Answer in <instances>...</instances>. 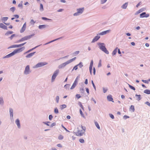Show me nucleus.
Returning a JSON list of instances; mask_svg holds the SVG:
<instances>
[{"instance_id":"nucleus-19","label":"nucleus","mask_w":150,"mask_h":150,"mask_svg":"<svg viewBox=\"0 0 150 150\" xmlns=\"http://www.w3.org/2000/svg\"><path fill=\"white\" fill-rule=\"evenodd\" d=\"M129 110L132 112H134V106L131 105L129 108Z\"/></svg>"},{"instance_id":"nucleus-42","label":"nucleus","mask_w":150,"mask_h":150,"mask_svg":"<svg viewBox=\"0 0 150 150\" xmlns=\"http://www.w3.org/2000/svg\"><path fill=\"white\" fill-rule=\"evenodd\" d=\"M56 77L55 76H54V75H53L52 76V81H54V80Z\"/></svg>"},{"instance_id":"nucleus-47","label":"nucleus","mask_w":150,"mask_h":150,"mask_svg":"<svg viewBox=\"0 0 150 150\" xmlns=\"http://www.w3.org/2000/svg\"><path fill=\"white\" fill-rule=\"evenodd\" d=\"M42 19L44 20H51L50 19H49L47 18H46L44 17H42Z\"/></svg>"},{"instance_id":"nucleus-16","label":"nucleus","mask_w":150,"mask_h":150,"mask_svg":"<svg viewBox=\"0 0 150 150\" xmlns=\"http://www.w3.org/2000/svg\"><path fill=\"white\" fill-rule=\"evenodd\" d=\"M100 38L99 36H96L93 40L92 42H94L98 40Z\"/></svg>"},{"instance_id":"nucleus-27","label":"nucleus","mask_w":150,"mask_h":150,"mask_svg":"<svg viewBox=\"0 0 150 150\" xmlns=\"http://www.w3.org/2000/svg\"><path fill=\"white\" fill-rule=\"evenodd\" d=\"M142 81L144 83H148L150 81V79H149L148 80H142Z\"/></svg>"},{"instance_id":"nucleus-57","label":"nucleus","mask_w":150,"mask_h":150,"mask_svg":"<svg viewBox=\"0 0 150 150\" xmlns=\"http://www.w3.org/2000/svg\"><path fill=\"white\" fill-rule=\"evenodd\" d=\"M8 19L7 17H5L3 18V20L4 21H6Z\"/></svg>"},{"instance_id":"nucleus-7","label":"nucleus","mask_w":150,"mask_h":150,"mask_svg":"<svg viewBox=\"0 0 150 150\" xmlns=\"http://www.w3.org/2000/svg\"><path fill=\"white\" fill-rule=\"evenodd\" d=\"M47 64V63L46 62H40L39 63L35 65V67L38 68L42 66H43L44 65H46Z\"/></svg>"},{"instance_id":"nucleus-39","label":"nucleus","mask_w":150,"mask_h":150,"mask_svg":"<svg viewBox=\"0 0 150 150\" xmlns=\"http://www.w3.org/2000/svg\"><path fill=\"white\" fill-rule=\"evenodd\" d=\"M26 42H25V43H22V44H19V45H17V47H21V46H23V45H24Z\"/></svg>"},{"instance_id":"nucleus-58","label":"nucleus","mask_w":150,"mask_h":150,"mask_svg":"<svg viewBox=\"0 0 150 150\" xmlns=\"http://www.w3.org/2000/svg\"><path fill=\"white\" fill-rule=\"evenodd\" d=\"M107 0H101V3L102 4H104L105 3Z\"/></svg>"},{"instance_id":"nucleus-61","label":"nucleus","mask_w":150,"mask_h":150,"mask_svg":"<svg viewBox=\"0 0 150 150\" xmlns=\"http://www.w3.org/2000/svg\"><path fill=\"white\" fill-rule=\"evenodd\" d=\"M123 117H124V119H126L129 118V117L128 116H126V115H125V116H124Z\"/></svg>"},{"instance_id":"nucleus-22","label":"nucleus","mask_w":150,"mask_h":150,"mask_svg":"<svg viewBox=\"0 0 150 150\" xmlns=\"http://www.w3.org/2000/svg\"><path fill=\"white\" fill-rule=\"evenodd\" d=\"M128 5V3H126L124 4L122 6V7L123 9H125L126 8Z\"/></svg>"},{"instance_id":"nucleus-46","label":"nucleus","mask_w":150,"mask_h":150,"mask_svg":"<svg viewBox=\"0 0 150 150\" xmlns=\"http://www.w3.org/2000/svg\"><path fill=\"white\" fill-rule=\"evenodd\" d=\"M56 100L57 102L58 103L59 100V96H57L56 97Z\"/></svg>"},{"instance_id":"nucleus-54","label":"nucleus","mask_w":150,"mask_h":150,"mask_svg":"<svg viewBox=\"0 0 150 150\" xmlns=\"http://www.w3.org/2000/svg\"><path fill=\"white\" fill-rule=\"evenodd\" d=\"M15 36V34L12 35L10 37V39L12 40L13 38Z\"/></svg>"},{"instance_id":"nucleus-30","label":"nucleus","mask_w":150,"mask_h":150,"mask_svg":"<svg viewBox=\"0 0 150 150\" xmlns=\"http://www.w3.org/2000/svg\"><path fill=\"white\" fill-rule=\"evenodd\" d=\"M64 138V136L62 135H59L58 137V139L59 140H62Z\"/></svg>"},{"instance_id":"nucleus-11","label":"nucleus","mask_w":150,"mask_h":150,"mask_svg":"<svg viewBox=\"0 0 150 150\" xmlns=\"http://www.w3.org/2000/svg\"><path fill=\"white\" fill-rule=\"evenodd\" d=\"M26 23L25 22L23 24V27H22V28L20 30V32L21 33H22L25 30L26 28Z\"/></svg>"},{"instance_id":"nucleus-51","label":"nucleus","mask_w":150,"mask_h":150,"mask_svg":"<svg viewBox=\"0 0 150 150\" xmlns=\"http://www.w3.org/2000/svg\"><path fill=\"white\" fill-rule=\"evenodd\" d=\"M79 111H80V114H81V115L82 116H83V113L82 112V110H81V109H80Z\"/></svg>"},{"instance_id":"nucleus-6","label":"nucleus","mask_w":150,"mask_h":150,"mask_svg":"<svg viewBox=\"0 0 150 150\" xmlns=\"http://www.w3.org/2000/svg\"><path fill=\"white\" fill-rule=\"evenodd\" d=\"M79 78L78 76H77L76 79L75 80L74 83H73L72 86H71V89H72L74 88L75 86H76L77 83L78 82V79Z\"/></svg>"},{"instance_id":"nucleus-1","label":"nucleus","mask_w":150,"mask_h":150,"mask_svg":"<svg viewBox=\"0 0 150 150\" xmlns=\"http://www.w3.org/2000/svg\"><path fill=\"white\" fill-rule=\"evenodd\" d=\"M86 127L82 125L79 126L78 127V130L75 132V134L78 136H82L86 130Z\"/></svg>"},{"instance_id":"nucleus-34","label":"nucleus","mask_w":150,"mask_h":150,"mask_svg":"<svg viewBox=\"0 0 150 150\" xmlns=\"http://www.w3.org/2000/svg\"><path fill=\"white\" fill-rule=\"evenodd\" d=\"M0 103L3 104L4 103V100L2 97L0 98Z\"/></svg>"},{"instance_id":"nucleus-5","label":"nucleus","mask_w":150,"mask_h":150,"mask_svg":"<svg viewBox=\"0 0 150 150\" xmlns=\"http://www.w3.org/2000/svg\"><path fill=\"white\" fill-rule=\"evenodd\" d=\"M32 36H33V35H30L29 36H26L23 38H22L20 40H19L18 41V42H22L23 41L29 39Z\"/></svg>"},{"instance_id":"nucleus-49","label":"nucleus","mask_w":150,"mask_h":150,"mask_svg":"<svg viewBox=\"0 0 150 150\" xmlns=\"http://www.w3.org/2000/svg\"><path fill=\"white\" fill-rule=\"evenodd\" d=\"M52 118H53V116L51 115H49V119L50 120H51L52 119Z\"/></svg>"},{"instance_id":"nucleus-44","label":"nucleus","mask_w":150,"mask_h":150,"mask_svg":"<svg viewBox=\"0 0 150 150\" xmlns=\"http://www.w3.org/2000/svg\"><path fill=\"white\" fill-rule=\"evenodd\" d=\"M61 108L62 109L66 107V105L65 104L62 105H61Z\"/></svg>"},{"instance_id":"nucleus-24","label":"nucleus","mask_w":150,"mask_h":150,"mask_svg":"<svg viewBox=\"0 0 150 150\" xmlns=\"http://www.w3.org/2000/svg\"><path fill=\"white\" fill-rule=\"evenodd\" d=\"M144 93H145L150 94V90L148 89H146L144 91Z\"/></svg>"},{"instance_id":"nucleus-40","label":"nucleus","mask_w":150,"mask_h":150,"mask_svg":"<svg viewBox=\"0 0 150 150\" xmlns=\"http://www.w3.org/2000/svg\"><path fill=\"white\" fill-rule=\"evenodd\" d=\"M101 63H102L101 60L100 59L99 61V63L98 64V67H100L101 66Z\"/></svg>"},{"instance_id":"nucleus-52","label":"nucleus","mask_w":150,"mask_h":150,"mask_svg":"<svg viewBox=\"0 0 150 150\" xmlns=\"http://www.w3.org/2000/svg\"><path fill=\"white\" fill-rule=\"evenodd\" d=\"M77 65H78V66H79L80 68H81L83 66L82 64V63L81 62H80Z\"/></svg>"},{"instance_id":"nucleus-9","label":"nucleus","mask_w":150,"mask_h":150,"mask_svg":"<svg viewBox=\"0 0 150 150\" xmlns=\"http://www.w3.org/2000/svg\"><path fill=\"white\" fill-rule=\"evenodd\" d=\"M30 72V67L29 65H27L25 67L24 71V74H27Z\"/></svg>"},{"instance_id":"nucleus-55","label":"nucleus","mask_w":150,"mask_h":150,"mask_svg":"<svg viewBox=\"0 0 150 150\" xmlns=\"http://www.w3.org/2000/svg\"><path fill=\"white\" fill-rule=\"evenodd\" d=\"M93 73L94 75H95V72H96V69L95 67H94L93 69Z\"/></svg>"},{"instance_id":"nucleus-45","label":"nucleus","mask_w":150,"mask_h":150,"mask_svg":"<svg viewBox=\"0 0 150 150\" xmlns=\"http://www.w3.org/2000/svg\"><path fill=\"white\" fill-rule=\"evenodd\" d=\"M79 142L81 143H83L84 142V140L83 139H79Z\"/></svg>"},{"instance_id":"nucleus-33","label":"nucleus","mask_w":150,"mask_h":150,"mask_svg":"<svg viewBox=\"0 0 150 150\" xmlns=\"http://www.w3.org/2000/svg\"><path fill=\"white\" fill-rule=\"evenodd\" d=\"M78 104L82 109H83V106L81 104V103L80 102H79L78 103Z\"/></svg>"},{"instance_id":"nucleus-13","label":"nucleus","mask_w":150,"mask_h":150,"mask_svg":"<svg viewBox=\"0 0 150 150\" xmlns=\"http://www.w3.org/2000/svg\"><path fill=\"white\" fill-rule=\"evenodd\" d=\"M110 31V30H108L106 31H103L100 33L99 34V35H105L107 33H109Z\"/></svg>"},{"instance_id":"nucleus-36","label":"nucleus","mask_w":150,"mask_h":150,"mask_svg":"<svg viewBox=\"0 0 150 150\" xmlns=\"http://www.w3.org/2000/svg\"><path fill=\"white\" fill-rule=\"evenodd\" d=\"M95 124L96 126L97 127L98 129H100V126H99V125L98 124L97 122H95Z\"/></svg>"},{"instance_id":"nucleus-2","label":"nucleus","mask_w":150,"mask_h":150,"mask_svg":"<svg viewBox=\"0 0 150 150\" xmlns=\"http://www.w3.org/2000/svg\"><path fill=\"white\" fill-rule=\"evenodd\" d=\"M24 47H23L17 49L15 50L13 52L6 55L4 57V58H8L11 57L17 53H19L22 52L23 50V49H24Z\"/></svg>"},{"instance_id":"nucleus-32","label":"nucleus","mask_w":150,"mask_h":150,"mask_svg":"<svg viewBox=\"0 0 150 150\" xmlns=\"http://www.w3.org/2000/svg\"><path fill=\"white\" fill-rule=\"evenodd\" d=\"M37 47H35L34 48H33L31 49H30V50H28V51H27V52H25L24 54H25L26 53H28L29 52H31V51H32V50H33L34 49H35V48H36Z\"/></svg>"},{"instance_id":"nucleus-56","label":"nucleus","mask_w":150,"mask_h":150,"mask_svg":"<svg viewBox=\"0 0 150 150\" xmlns=\"http://www.w3.org/2000/svg\"><path fill=\"white\" fill-rule=\"evenodd\" d=\"M78 65H77L76 66H75L73 68V69H75V70H76L78 69V67H77Z\"/></svg>"},{"instance_id":"nucleus-41","label":"nucleus","mask_w":150,"mask_h":150,"mask_svg":"<svg viewBox=\"0 0 150 150\" xmlns=\"http://www.w3.org/2000/svg\"><path fill=\"white\" fill-rule=\"evenodd\" d=\"M35 23V21L33 20L32 19L30 21V23L31 24L34 25Z\"/></svg>"},{"instance_id":"nucleus-62","label":"nucleus","mask_w":150,"mask_h":150,"mask_svg":"<svg viewBox=\"0 0 150 150\" xmlns=\"http://www.w3.org/2000/svg\"><path fill=\"white\" fill-rule=\"evenodd\" d=\"M11 11H13L15 10V8L14 7H12L11 8Z\"/></svg>"},{"instance_id":"nucleus-10","label":"nucleus","mask_w":150,"mask_h":150,"mask_svg":"<svg viewBox=\"0 0 150 150\" xmlns=\"http://www.w3.org/2000/svg\"><path fill=\"white\" fill-rule=\"evenodd\" d=\"M140 18L148 17L149 16V14H146L145 12H143L140 15Z\"/></svg>"},{"instance_id":"nucleus-29","label":"nucleus","mask_w":150,"mask_h":150,"mask_svg":"<svg viewBox=\"0 0 150 150\" xmlns=\"http://www.w3.org/2000/svg\"><path fill=\"white\" fill-rule=\"evenodd\" d=\"M144 10L143 8H141L137 11L136 13V14H138L142 12Z\"/></svg>"},{"instance_id":"nucleus-26","label":"nucleus","mask_w":150,"mask_h":150,"mask_svg":"<svg viewBox=\"0 0 150 150\" xmlns=\"http://www.w3.org/2000/svg\"><path fill=\"white\" fill-rule=\"evenodd\" d=\"M59 72V70H57L55 71H54V72L53 75H54V76H55L56 77V76L57 75L58 73Z\"/></svg>"},{"instance_id":"nucleus-64","label":"nucleus","mask_w":150,"mask_h":150,"mask_svg":"<svg viewBox=\"0 0 150 150\" xmlns=\"http://www.w3.org/2000/svg\"><path fill=\"white\" fill-rule=\"evenodd\" d=\"M57 146L59 147H62V146L60 144H58L57 145Z\"/></svg>"},{"instance_id":"nucleus-14","label":"nucleus","mask_w":150,"mask_h":150,"mask_svg":"<svg viewBox=\"0 0 150 150\" xmlns=\"http://www.w3.org/2000/svg\"><path fill=\"white\" fill-rule=\"evenodd\" d=\"M0 28L4 30H7V27L2 23H0Z\"/></svg>"},{"instance_id":"nucleus-21","label":"nucleus","mask_w":150,"mask_h":150,"mask_svg":"<svg viewBox=\"0 0 150 150\" xmlns=\"http://www.w3.org/2000/svg\"><path fill=\"white\" fill-rule=\"evenodd\" d=\"M117 50L118 48L117 47L114 50L112 54L113 55H114L116 54L117 52Z\"/></svg>"},{"instance_id":"nucleus-50","label":"nucleus","mask_w":150,"mask_h":150,"mask_svg":"<svg viewBox=\"0 0 150 150\" xmlns=\"http://www.w3.org/2000/svg\"><path fill=\"white\" fill-rule=\"evenodd\" d=\"M110 116V117L112 119H113L114 118V115L112 114H109Z\"/></svg>"},{"instance_id":"nucleus-23","label":"nucleus","mask_w":150,"mask_h":150,"mask_svg":"<svg viewBox=\"0 0 150 150\" xmlns=\"http://www.w3.org/2000/svg\"><path fill=\"white\" fill-rule=\"evenodd\" d=\"M46 27V25H40L38 28L40 29H42L43 28H45Z\"/></svg>"},{"instance_id":"nucleus-12","label":"nucleus","mask_w":150,"mask_h":150,"mask_svg":"<svg viewBox=\"0 0 150 150\" xmlns=\"http://www.w3.org/2000/svg\"><path fill=\"white\" fill-rule=\"evenodd\" d=\"M93 64V61L92 60L91 62L90 66H89V70L90 73L91 74H92L91 71L92 70V68Z\"/></svg>"},{"instance_id":"nucleus-4","label":"nucleus","mask_w":150,"mask_h":150,"mask_svg":"<svg viewBox=\"0 0 150 150\" xmlns=\"http://www.w3.org/2000/svg\"><path fill=\"white\" fill-rule=\"evenodd\" d=\"M84 8H82L77 9V12L74 14V16H77L79 15V14L82 13L83 11Z\"/></svg>"},{"instance_id":"nucleus-35","label":"nucleus","mask_w":150,"mask_h":150,"mask_svg":"<svg viewBox=\"0 0 150 150\" xmlns=\"http://www.w3.org/2000/svg\"><path fill=\"white\" fill-rule=\"evenodd\" d=\"M128 85H129V87L131 89H132L134 91H135V88L134 87L132 86H131L129 84H128Z\"/></svg>"},{"instance_id":"nucleus-43","label":"nucleus","mask_w":150,"mask_h":150,"mask_svg":"<svg viewBox=\"0 0 150 150\" xmlns=\"http://www.w3.org/2000/svg\"><path fill=\"white\" fill-rule=\"evenodd\" d=\"M54 112L55 113H58V110L57 108H55L54 109Z\"/></svg>"},{"instance_id":"nucleus-18","label":"nucleus","mask_w":150,"mask_h":150,"mask_svg":"<svg viewBox=\"0 0 150 150\" xmlns=\"http://www.w3.org/2000/svg\"><path fill=\"white\" fill-rule=\"evenodd\" d=\"M16 123L18 127L19 128L20 127V121L18 119H16Z\"/></svg>"},{"instance_id":"nucleus-48","label":"nucleus","mask_w":150,"mask_h":150,"mask_svg":"<svg viewBox=\"0 0 150 150\" xmlns=\"http://www.w3.org/2000/svg\"><path fill=\"white\" fill-rule=\"evenodd\" d=\"M76 97L78 99H79L81 97V96L79 94H76Z\"/></svg>"},{"instance_id":"nucleus-8","label":"nucleus","mask_w":150,"mask_h":150,"mask_svg":"<svg viewBox=\"0 0 150 150\" xmlns=\"http://www.w3.org/2000/svg\"><path fill=\"white\" fill-rule=\"evenodd\" d=\"M69 61L68 60L67 62L64 63L62 64H61L60 65H59V68H62L66 66L68 64H69Z\"/></svg>"},{"instance_id":"nucleus-25","label":"nucleus","mask_w":150,"mask_h":150,"mask_svg":"<svg viewBox=\"0 0 150 150\" xmlns=\"http://www.w3.org/2000/svg\"><path fill=\"white\" fill-rule=\"evenodd\" d=\"M59 72V70H57L55 71H54V72L53 75H54V76H55L56 77V76L57 75L58 73Z\"/></svg>"},{"instance_id":"nucleus-59","label":"nucleus","mask_w":150,"mask_h":150,"mask_svg":"<svg viewBox=\"0 0 150 150\" xmlns=\"http://www.w3.org/2000/svg\"><path fill=\"white\" fill-rule=\"evenodd\" d=\"M86 91L88 94H89V90L88 88H86Z\"/></svg>"},{"instance_id":"nucleus-38","label":"nucleus","mask_w":150,"mask_h":150,"mask_svg":"<svg viewBox=\"0 0 150 150\" xmlns=\"http://www.w3.org/2000/svg\"><path fill=\"white\" fill-rule=\"evenodd\" d=\"M76 57H75L69 60L68 61H69V63H70L72 62V61H73L74 60H75L76 59Z\"/></svg>"},{"instance_id":"nucleus-53","label":"nucleus","mask_w":150,"mask_h":150,"mask_svg":"<svg viewBox=\"0 0 150 150\" xmlns=\"http://www.w3.org/2000/svg\"><path fill=\"white\" fill-rule=\"evenodd\" d=\"M70 85L69 84H66L64 86V87L67 88V87H69Z\"/></svg>"},{"instance_id":"nucleus-3","label":"nucleus","mask_w":150,"mask_h":150,"mask_svg":"<svg viewBox=\"0 0 150 150\" xmlns=\"http://www.w3.org/2000/svg\"><path fill=\"white\" fill-rule=\"evenodd\" d=\"M98 45L100 49L107 54H108L109 53V52L105 48L104 43H99Z\"/></svg>"},{"instance_id":"nucleus-20","label":"nucleus","mask_w":150,"mask_h":150,"mask_svg":"<svg viewBox=\"0 0 150 150\" xmlns=\"http://www.w3.org/2000/svg\"><path fill=\"white\" fill-rule=\"evenodd\" d=\"M10 117H13V110L12 109H10Z\"/></svg>"},{"instance_id":"nucleus-31","label":"nucleus","mask_w":150,"mask_h":150,"mask_svg":"<svg viewBox=\"0 0 150 150\" xmlns=\"http://www.w3.org/2000/svg\"><path fill=\"white\" fill-rule=\"evenodd\" d=\"M40 9L41 11L43 10V7L42 4H40Z\"/></svg>"},{"instance_id":"nucleus-15","label":"nucleus","mask_w":150,"mask_h":150,"mask_svg":"<svg viewBox=\"0 0 150 150\" xmlns=\"http://www.w3.org/2000/svg\"><path fill=\"white\" fill-rule=\"evenodd\" d=\"M35 53V52H32L31 53H30L28 54H27V55L25 57L27 58H29L31 57L32 56H33Z\"/></svg>"},{"instance_id":"nucleus-17","label":"nucleus","mask_w":150,"mask_h":150,"mask_svg":"<svg viewBox=\"0 0 150 150\" xmlns=\"http://www.w3.org/2000/svg\"><path fill=\"white\" fill-rule=\"evenodd\" d=\"M107 98L108 101H112L113 102H114V101L113 100V99L112 98L111 95H110L108 96L107 97Z\"/></svg>"},{"instance_id":"nucleus-37","label":"nucleus","mask_w":150,"mask_h":150,"mask_svg":"<svg viewBox=\"0 0 150 150\" xmlns=\"http://www.w3.org/2000/svg\"><path fill=\"white\" fill-rule=\"evenodd\" d=\"M17 45H11V46L9 48H17L18 47H17Z\"/></svg>"},{"instance_id":"nucleus-63","label":"nucleus","mask_w":150,"mask_h":150,"mask_svg":"<svg viewBox=\"0 0 150 150\" xmlns=\"http://www.w3.org/2000/svg\"><path fill=\"white\" fill-rule=\"evenodd\" d=\"M14 16L16 18H18L19 17L17 15H15Z\"/></svg>"},{"instance_id":"nucleus-60","label":"nucleus","mask_w":150,"mask_h":150,"mask_svg":"<svg viewBox=\"0 0 150 150\" xmlns=\"http://www.w3.org/2000/svg\"><path fill=\"white\" fill-rule=\"evenodd\" d=\"M145 104L150 107V103L149 102H146Z\"/></svg>"},{"instance_id":"nucleus-28","label":"nucleus","mask_w":150,"mask_h":150,"mask_svg":"<svg viewBox=\"0 0 150 150\" xmlns=\"http://www.w3.org/2000/svg\"><path fill=\"white\" fill-rule=\"evenodd\" d=\"M13 33V32L12 31H8L5 34V35H8L9 34H12Z\"/></svg>"}]
</instances>
